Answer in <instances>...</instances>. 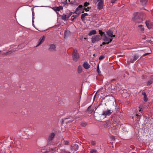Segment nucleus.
<instances>
[{"mask_svg":"<svg viewBox=\"0 0 153 153\" xmlns=\"http://www.w3.org/2000/svg\"><path fill=\"white\" fill-rule=\"evenodd\" d=\"M6 152V151L5 150H4V153Z\"/></svg>","mask_w":153,"mask_h":153,"instance_id":"49530a36","label":"nucleus"},{"mask_svg":"<svg viewBox=\"0 0 153 153\" xmlns=\"http://www.w3.org/2000/svg\"><path fill=\"white\" fill-rule=\"evenodd\" d=\"M89 7H88L87 8H83V11H84V10H85V11H88L89 10Z\"/></svg>","mask_w":153,"mask_h":153,"instance_id":"2f4dec72","label":"nucleus"},{"mask_svg":"<svg viewBox=\"0 0 153 153\" xmlns=\"http://www.w3.org/2000/svg\"><path fill=\"white\" fill-rule=\"evenodd\" d=\"M150 53H146L145 54H144L143 55V56H145L147 55L148 54H150Z\"/></svg>","mask_w":153,"mask_h":153,"instance_id":"f704fd0d","label":"nucleus"},{"mask_svg":"<svg viewBox=\"0 0 153 153\" xmlns=\"http://www.w3.org/2000/svg\"><path fill=\"white\" fill-rule=\"evenodd\" d=\"M101 35H94L92 36L91 38V42L93 43H94L96 42L101 40Z\"/></svg>","mask_w":153,"mask_h":153,"instance_id":"7ed1b4c3","label":"nucleus"},{"mask_svg":"<svg viewBox=\"0 0 153 153\" xmlns=\"http://www.w3.org/2000/svg\"><path fill=\"white\" fill-rule=\"evenodd\" d=\"M45 37L43 36L41 38L39 39V41L38 42L37 44L36 45V47H37L39 46L44 41Z\"/></svg>","mask_w":153,"mask_h":153,"instance_id":"1a4fd4ad","label":"nucleus"},{"mask_svg":"<svg viewBox=\"0 0 153 153\" xmlns=\"http://www.w3.org/2000/svg\"><path fill=\"white\" fill-rule=\"evenodd\" d=\"M83 67L85 69H88L90 68V66L87 62H85L84 63Z\"/></svg>","mask_w":153,"mask_h":153,"instance_id":"dca6fc26","label":"nucleus"},{"mask_svg":"<svg viewBox=\"0 0 153 153\" xmlns=\"http://www.w3.org/2000/svg\"><path fill=\"white\" fill-rule=\"evenodd\" d=\"M98 2L97 6L98 9L101 10L103 8V2L102 0H97Z\"/></svg>","mask_w":153,"mask_h":153,"instance_id":"423d86ee","label":"nucleus"},{"mask_svg":"<svg viewBox=\"0 0 153 153\" xmlns=\"http://www.w3.org/2000/svg\"><path fill=\"white\" fill-rule=\"evenodd\" d=\"M89 4V3L87 2H85L84 3V7H87L88 6Z\"/></svg>","mask_w":153,"mask_h":153,"instance_id":"c756f323","label":"nucleus"},{"mask_svg":"<svg viewBox=\"0 0 153 153\" xmlns=\"http://www.w3.org/2000/svg\"><path fill=\"white\" fill-rule=\"evenodd\" d=\"M56 47L54 44H52L50 45L49 50L51 51H56Z\"/></svg>","mask_w":153,"mask_h":153,"instance_id":"f8f14e48","label":"nucleus"},{"mask_svg":"<svg viewBox=\"0 0 153 153\" xmlns=\"http://www.w3.org/2000/svg\"><path fill=\"white\" fill-rule=\"evenodd\" d=\"M12 51H9V52H7L4 53V54L5 55H7L11 53H12Z\"/></svg>","mask_w":153,"mask_h":153,"instance_id":"473e14b6","label":"nucleus"},{"mask_svg":"<svg viewBox=\"0 0 153 153\" xmlns=\"http://www.w3.org/2000/svg\"><path fill=\"white\" fill-rule=\"evenodd\" d=\"M109 122L108 121L105 122V124L104 125V126L106 127H108L110 126V125H109Z\"/></svg>","mask_w":153,"mask_h":153,"instance_id":"a878e982","label":"nucleus"},{"mask_svg":"<svg viewBox=\"0 0 153 153\" xmlns=\"http://www.w3.org/2000/svg\"><path fill=\"white\" fill-rule=\"evenodd\" d=\"M74 1L75 0H63V2L65 4L68 3L73 4Z\"/></svg>","mask_w":153,"mask_h":153,"instance_id":"4468645a","label":"nucleus"},{"mask_svg":"<svg viewBox=\"0 0 153 153\" xmlns=\"http://www.w3.org/2000/svg\"><path fill=\"white\" fill-rule=\"evenodd\" d=\"M75 147L77 149L78 148V146L77 145H74Z\"/></svg>","mask_w":153,"mask_h":153,"instance_id":"e433bc0d","label":"nucleus"},{"mask_svg":"<svg viewBox=\"0 0 153 153\" xmlns=\"http://www.w3.org/2000/svg\"><path fill=\"white\" fill-rule=\"evenodd\" d=\"M112 112V111L111 110L104 111L102 113V115L104 116L105 117L109 116L111 114Z\"/></svg>","mask_w":153,"mask_h":153,"instance_id":"0eeeda50","label":"nucleus"},{"mask_svg":"<svg viewBox=\"0 0 153 153\" xmlns=\"http://www.w3.org/2000/svg\"><path fill=\"white\" fill-rule=\"evenodd\" d=\"M153 82V80L151 79L148 81L147 82V85L149 86L150 85L152 84Z\"/></svg>","mask_w":153,"mask_h":153,"instance_id":"393cba45","label":"nucleus"},{"mask_svg":"<svg viewBox=\"0 0 153 153\" xmlns=\"http://www.w3.org/2000/svg\"><path fill=\"white\" fill-rule=\"evenodd\" d=\"M82 5H79L78 7L76 8L75 13L76 14H79L81 13H83L84 12V11H82L83 10V8H82Z\"/></svg>","mask_w":153,"mask_h":153,"instance_id":"6e6552de","label":"nucleus"},{"mask_svg":"<svg viewBox=\"0 0 153 153\" xmlns=\"http://www.w3.org/2000/svg\"><path fill=\"white\" fill-rule=\"evenodd\" d=\"M88 16V14L87 13H83L81 16V19L82 20H84L85 19V17Z\"/></svg>","mask_w":153,"mask_h":153,"instance_id":"aec40b11","label":"nucleus"},{"mask_svg":"<svg viewBox=\"0 0 153 153\" xmlns=\"http://www.w3.org/2000/svg\"><path fill=\"white\" fill-rule=\"evenodd\" d=\"M104 58V56H100L99 57V59H103Z\"/></svg>","mask_w":153,"mask_h":153,"instance_id":"72a5a7b5","label":"nucleus"},{"mask_svg":"<svg viewBox=\"0 0 153 153\" xmlns=\"http://www.w3.org/2000/svg\"><path fill=\"white\" fill-rule=\"evenodd\" d=\"M147 1V0H140V2L143 5H145Z\"/></svg>","mask_w":153,"mask_h":153,"instance_id":"4be33fe9","label":"nucleus"},{"mask_svg":"<svg viewBox=\"0 0 153 153\" xmlns=\"http://www.w3.org/2000/svg\"><path fill=\"white\" fill-rule=\"evenodd\" d=\"M138 27L140 29V31H143L144 30V28L143 27V26L142 25H139L138 26Z\"/></svg>","mask_w":153,"mask_h":153,"instance_id":"5701e85b","label":"nucleus"},{"mask_svg":"<svg viewBox=\"0 0 153 153\" xmlns=\"http://www.w3.org/2000/svg\"><path fill=\"white\" fill-rule=\"evenodd\" d=\"M60 10V8L59 7H57V10L58 11H59V10Z\"/></svg>","mask_w":153,"mask_h":153,"instance_id":"58836bf2","label":"nucleus"},{"mask_svg":"<svg viewBox=\"0 0 153 153\" xmlns=\"http://www.w3.org/2000/svg\"><path fill=\"white\" fill-rule=\"evenodd\" d=\"M139 58V56L138 55L136 54L134 55L133 59H131L129 61V63H133L134 61L138 59Z\"/></svg>","mask_w":153,"mask_h":153,"instance_id":"9b49d317","label":"nucleus"},{"mask_svg":"<svg viewBox=\"0 0 153 153\" xmlns=\"http://www.w3.org/2000/svg\"><path fill=\"white\" fill-rule=\"evenodd\" d=\"M82 71V67L79 65L78 67L77 68V71L79 73H81Z\"/></svg>","mask_w":153,"mask_h":153,"instance_id":"412c9836","label":"nucleus"},{"mask_svg":"<svg viewBox=\"0 0 153 153\" xmlns=\"http://www.w3.org/2000/svg\"><path fill=\"white\" fill-rule=\"evenodd\" d=\"M97 34L96 31L95 30H92L90 32L88 33L89 36H91L92 35H95Z\"/></svg>","mask_w":153,"mask_h":153,"instance_id":"a211bd4d","label":"nucleus"},{"mask_svg":"<svg viewBox=\"0 0 153 153\" xmlns=\"http://www.w3.org/2000/svg\"><path fill=\"white\" fill-rule=\"evenodd\" d=\"M143 110L142 108H139L138 112H137L135 116H133L132 118L133 120L138 121L140 120V117L141 114L142 113Z\"/></svg>","mask_w":153,"mask_h":153,"instance_id":"f03ea898","label":"nucleus"},{"mask_svg":"<svg viewBox=\"0 0 153 153\" xmlns=\"http://www.w3.org/2000/svg\"><path fill=\"white\" fill-rule=\"evenodd\" d=\"M76 16H75V17L73 18V19H72V20H73L74 19H75V18H76Z\"/></svg>","mask_w":153,"mask_h":153,"instance_id":"a19ab883","label":"nucleus"},{"mask_svg":"<svg viewBox=\"0 0 153 153\" xmlns=\"http://www.w3.org/2000/svg\"><path fill=\"white\" fill-rule=\"evenodd\" d=\"M115 1H116V0H112L111 1V2L112 3H113L115 2Z\"/></svg>","mask_w":153,"mask_h":153,"instance_id":"4c0bfd02","label":"nucleus"},{"mask_svg":"<svg viewBox=\"0 0 153 153\" xmlns=\"http://www.w3.org/2000/svg\"><path fill=\"white\" fill-rule=\"evenodd\" d=\"M97 72L100 75V73H101V71L100 70L99 66L98 65L97 66Z\"/></svg>","mask_w":153,"mask_h":153,"instance_id":"bb28decb","label":"nucleus"},{"mask_svg":"<svg viewBox=\"0 0 153 153\" xmlns=\"http://www.w3.org/2000/svg\"><path fill=\"white\" fill-rule=\"evenodd\" d=\"M115 80V79H112V80H111V81H113V80Z\"/></svg>","mask_w":153,"mask_h":153,"instance_id":"a18cd8bd","label":"nucleus"},{"mask_svg":"<svg viewBox=\"0 0 153 153\" xmlns=\"http://www.w3.org/2000/svg\"><path fill=\"white\" fill-rule=\"evenodd\" d=\"M68 121L69 122H72V121H71V120H68Z\"/></svg>","mask_w":153,"mask_h":153,"instance_id":"79ce46f5","label":"nucleus"},{"mask_svg":"<svg viewBox=\"0 0 153 153\" xmlns=\"http://www.w3.org/2000/svg\"><path fill=\"white\" fill-rule=\"evenodd\" d=\"M81 125L82 126H85L87 125L86 123H81Z\"/></svg>","mask_w":153,"mask_h":153,"instance_id":"7c9ffc66","label":"nucleus"},{"mask_svg":"<svg viewBox=\"0 0 153 153\" xmlns=\"http://www.w3.org/2000/svg\"><path fill=\"white\" fill-rule=\"evenodd\" d=\"M108 38H110L111 39V41L113 39V37H115V35H113V33L112 31L111 30H108L106 32Z\"/></svg>","mask_w":153,"mask_h":153,"instance_id":"39448f33","label":"nucleus"},{"mask_svg":"<svg viewBox=\"0 0 153 153\" xmlns=\"http://www.w3.org/2000/svg\"><path fill=\"white\" fill-rule=\"evenodd\" d=\"M70 35V31L68 30H66L65 32V38H67Z\"/></svg>","mask_w":153,"mask_h":153,"instance_id":"f3484780","label":"nucleus"},{"mask_svg":"<svg viewBox=\"0 0 153 153\" xmlns=\"http://www.w3.org/2000/svg\"><path fill=\"white\" fill-rule=\"evenodd\" d=\"M55 134L53 133H52L49 135L48 138V140L49 141L52 140L54 138Z\"/></svg>","mask_w":153,"mask_h":153,"instance_id":"2eb2a0df","label":"nucleus"},{"mask_svg":"<svg viewBox=\"0 0 153 153\" xmlns=\"http://www.w3.org/2000/svg\"><path fill=\"white\" fill-rule=\"evenodd\" d=\"M146 26L148 28L150 29L152 27V22L149 21H146Z\"/></svg>","mask_w":153,"mask_h":153,"instance_id":"ddd939ff","label":"nucleus"},{"mask_svg":"<svg viewBox=\"0 0 153 153\" xmlns=\"http://www.w3.org/2000/svg\"><path fill=\"white\" fill-rule=\"evenodd\" d=\"M138 12L135 13L133 14L132 17V19L133 20H135L136 19L137 17V16L138 15Z\"/></svg>","mask_w":153,"mask_h":153,"instance_id":"6ab92c4d","label":"nucleus"},{"mask_svg":"<svg viewBox=\"0 0 153 153\" xmlns=\"http://www.w3.org/2000/svg\"><path fill=\"white\" fill-rule=\"evenodd\" d=\"M91 143V144L93 146L95 145L96 144V142L95 141L92 140Z\"/></svg>","mask_w":153,"mask_h":153,"instance_id":"c85d7f7f","label":"nucleus"},{"mask_svg":"<svg viewBox=\"0 0 153 153\" xmlns=\"http://www.w3.org/2000/svg\"><path fill=\"white\" fill-rule=\"evenodd\" d=\"M1 52H2L0 50V54L1 53Z\"/></svg>","mask_w":153,"mask_h":153,"instance_id":"37998d69","label":"nucleus"},{"mask_svg":"<svg viewBox=\"0 0 153 153\" xmlns=\"http://www.w3.org/2000/svg\"><path fill=\"white\" fill-rule=\"evenodd\" d=\"M96 94H97V93L94 96V100L95 99V96H96Z\"/></svg>","mask_w":153,"mask_h":153,"instance_id":"ea45409f","label":"nucleus"},{"mask_svg":"<svg viewBox=\"0 0 153 153\" xmlns=\"http://www.w3.org/2000/svg\"><path fill=\"white\" fill-rule=\"evenodd\" d=\"M102 44L100 46H102Z\"/></svg>","mask_w":153,"mask_h":153,"instance_id":"09e8293b","label":"nucleus"},{"mask_svg":"<svg viewBox=\"0 0 153 153\" xmlns=\"http://www.w3.org/2000/svg\"><path fill=\"white\" fill-rule=\"evenodd\" d=\"M71 14L72 13H71L68 16L65 14H63L62 16V19L64 21L67 20Z\"/></svg>","mask_w":153,"mask_h":153,"instance_id":"9d476101","label":"nucleus"},{"mask_svg":"<svg viewBox=\"0 0 153 153\" xmlns=\"http://www.w3.org/2000/svg\"><path fill=\"white\" fill-rule=\"evenodd\" d=\"M142 94H143L144 96V100L145 101H146L147 100V98L146 97V95L145 92L143 93Z\"/></svg>","mask_w":153,"mask_h":153,"instance_id":"b1692460","label":"nucleus"},{"mask_svg":"<svg viewBox=\"0 0 153 153\" xmlns=\"http://www.w3.org/2000/svg\"><path fill=\"white\" fill-rule=\"evenodd\" d=\"M79 57L78 53L76 49L74 50V54L73 56V60L75 61H77L79 59Z\"/></svg>","mask_w":153,"mask_h":153,"instance_id":"20e7f679","label":"nucleus"},{"mask_svg":"<svg viewBox=\"0 0 153 153\" xmlns=\"http://www.w3.org/2000/svg\"><path fill=\"white\" fill-rule=\"evenodd\" d=\"M68 141H66L64 142V144L65 145H67L68 144Z\"/></svg>","mask_w":153,"mask_h":153,"instance_id":"c9c22d12","label":"nucleus"},{"mask_svg":"<svg viewBox=\"0 0 153 153\" xmlns=\"http://www.w3.org/2000/svg\"><path fill=\"white\" fill-rule=\"evenodd\" d=\"M97 152L96 150L95 149H92L90 151V153H95Z\"/></svg>","mask_w":153,"mask_h":153,"instance_id":"cd10ccee","label":"nucleus"},{"mask_svg":"<svg viewBox=\"0 0 153 153\" xmlns=\"http://www.w3.org/2000/svg\"><path fill=\"white\" fill-rule=\"evenodd\" d=\"M99 33L101 35L102 38V40L105 42H103L102 45H105L106 44H108L111 42V39L110 38H108L107 36H106L104 32H103L101 30H99Z\"/></svg>","mask_w":153,"mask_h":153,"instance_id":"f257e3e1","label":"nucleus"},{"mask_svg":"<svg viewBox=\"0 0 153 153\" xmlns=\"http://www.w3.org/2000/svg\"><path fill=\"white\" fill-rule=\"evenodd\" d=\"M112 140H115V139H112Z\"/></svg>","mask_w":153,"mask_h":153,"instance_id":"de8ad7c7","label":"nucleus"},{"mask_svg":"<svg viewBox=\"0 0 153 153\" xmlns=\"http://www.w3.org/2000/svg\"><path fill=\"white\" fill-rule=\"evenodd\" d=\"M91 107V106H89L88 108V109H89V108Z\"/></svg>","mask_w":153,"mask_h":153,"instance_id":"c03bdc74","label":"nucleus"}]
</instances>
